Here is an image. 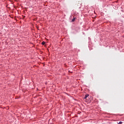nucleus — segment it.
Masks as SVG:
<instances>
[{"label": "nucleus", "mask_w": 124, "mask_h": 124, "mask_svg": "<svg viewBox=\"0 0 124 124\" xmlns=\"http://www.w3.org/2000/svg\"><path fill=\"white\" fill-rule=\"evenodd\" d=\"M42 45H45V42H43L42 43Z\"/></svg>", "instance_id": "2"}, {"label": "nucleus", "mask_w": 124, "mask_h": 124, "mask_svg": "<svg viewBox=\"0 0 124 124\" xmlns=\"http://www.w3.org/2000/svg\"><path fill=\"white\" fill-rule=\"evenodd\" d=\"M88 96H89V94H86L84 97V99H86Z\"/></svg>", "instance_id": "1"}, {"label": "nucleus", "mask_w": 124, "mask_h": 124, "mask_svg": "<svg viewBox=\"0 0 124 124\" xmlns=\"http://www.w3.org/2000/svg\"><path fill=\"white\" fill-rule=\"evenodd\" d=\"M74 21H75V18H74L72 20V22H74Z\"/></svg>", "instance_id": "3"}, {"label": "nucleus", "mask_w": 124, "mask_h": 124, "mask_svg": "<svg viewBox=\"0 0 124 124\" xmlns=\"http://www.w3.org/2000/svg\"><path fill=\"white\" fill-rule=\"evenodd\" d=\"M123 124L122 122H119L118 124Z\"/></svg>", "instance_id": "4"}]
</instances>
